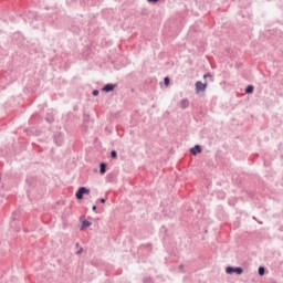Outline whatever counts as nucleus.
Wrapping results in <instances>:
<instances>
[{"label": "nucleus", "instance_id": "1", "mask_svg": "<svg viewBox=\"0 0 283 283\" xmlns=\"http://www.w3.org/2000/svg\"><path fill=\"white\" fill-rule=\"evenodd\" d=\"M207 82L202 83L201 81H197L195 84L196 94H200L201 92H207Z\"/></svg>", "mask_w": 283, "mask_h": 283}, {"label": "nucleus", "instance_id": "2", "mask_svg": "<svg viewBox=\"0 0 283 283\" xmlns=\"http://www.w3.org/2000/svg\"><path fill=\"white\" fill-rule=\"evenodd\" d=\"M243 272L244 270H242V268L228 266L226 269V273H228V275H232V273H237V275H242Z\"/></svg>", "mask_w": 283, "mask_h": 283}, {"label": "nucleus", "instance_id": "3", "mask_svg": "<svg viewBox=\"0 0 283 283\" xmlns=\"http://www.w3.org/2000/svg\"><path fill=\"white\" fill-rule=\"evenodd\" d=\"M90 193V189L85 188V187H81L77 192L75 193V197L77 198V200H83V196L88 195Z\"/></svg>", "mask_w": 283, "mask_h": 283}, {"label": "nucleus", "instance_id": "4", "mask_svg": "<svg viewBox=\"0 0 283 283\" xmlns=\"http://www.w3.org/2000/svg\"><path fill=\"white\" fill-rule=\"evenodd\" d=\"M102 90L103 92H114V90H116V84H106Z\"/></svg>", "mask_w": 283, "mask_h": 283}, {"label": "nucleus", "instance_id": "5", "mask_svg": "<svg viewBox=\"0 0 283 283\" xmlns=\"http://www.w3.org/2000/svg\"><path fill=\"white\" fill-rule=\"evenodd\" d=\"M202 151V148L200 147V145H196L193 148L190 149V154H192V156H196L197 154H200Z\"/></svg>", "mask_w": 283, "mask_h": 283}, {"label": "nucleus", "instance_id": "6", "mask_svg": "<svg viewBox=\"0 0 283 283\" xmlns=\"http://www.w3.org/2000/svg\"><path fill=\"white\" fill-rule=\"evenodd\" d=\"M180 107L182 109H187V107H189V99L185 98L180 102Z\"/></svg>", "mask_w": 283, "mask_h": 283}, {"label": "nucleus", "instance_id": "7", "mask_svg": "<svg viewBox=\"0 0 283 283\" xmlns=\"http://www.w3.org/2000/svg\"><path fill=\"white\" fill-rule=\"evenodd\" d=\"M106 167L107 165H105V163L99 165V174H102V176L107 171Z\"/></svg>", "mask_w": 283, "mask_h": 283}, {"label": "nucleus", "instance_id": "8", "mask_svg": "<svg viewBox=\"0 0 283 283\" xmlns=\"http://www.w3.org/2000/svg\"><path fill=\"white\" fill-rule=\"evenodd\" d=\"M88 227H92V222L83 220L81 229H87Z\"/></svg>", "mask_w": 283, "mask_h": 283}, {"label": "nucleus", "instance_id": "9", "mask_svg": "<svg viewBox=\"0 0 283 283\" xmlns=\"http://www.w3.org/2000/svg\"><path fill=\"white\" fill-rule=\"evenodd\" d=\"M245 93H247V94H253V85H249V86L245 88Z\"/></svg>", "mask_w": 283, "mask_h": 283}, {"label": "nucleus", "instance_id": "10", "mask_svg": "<svg viewBox=\"0 0 283 283\" xmlns=\"http://www.w3.org/2000/svg\"><path fill=\"white\" fill-rule=\"evenodd\" d=\"M264 273H265L264 266H260L259 268V275H264Z\"/></svg>", "mask_w": 283, "mask_h": 283}, {"label": "nucleus", "instance_id": "11", "mask_svg": "<svg viewBox=\"0 0 283 283\" xmlns=\"http://www.w3.org/2000/svg\"><path fill=\"white\" fill-rule=\"evenodd\" d=\"M203 78H205V81H207V78H212L211 73H208V74L203 75Z\"/></svg>", "mask_w": 283, "mask_h": 283}, {"label": "nucleus", "instance_id": "12", "mask_svg": "<svg viewBox=\"0 0 283 283\" xmlns=\"http://www.w3.org/2000/svg\"><path fill=\"white\" fill-rule=\"evenodd\" d=\"M111 156H112V158H116V157H117L116 150H112V151H111Z\"/></svg>", "mask_w": 283, "mask_h": 283}, {"label": "nucleus", "instance_id": "13", "mask_svg": "<svg viewBox=\"0 0 283 283\" xmlns=\"http://www.w3.org/2000/svg\"><path fill=\"white\" fill-rule=\"evenodd\" d=\"M144 283H151V277L144 279Z\"/></svg>", "mask_w": 283, "mask_h": 283}, {"label": "nucleus", "instance_id": "14", "mask_svg": "<svg viewBox=\"0 0 283 283\" xmlns=\"http://www.w3.org/2000/svg\"><path fill=\"white\" fill-rule=\"evenodd\" d=\"M164 83H165V85H169V77H165Z\"/></svg>", "mask_w": 283, "mask_h": 283}, {"label": "nucleus", "instance_id": "15", "mask_svg": "<svg viewBox=\"0 0 283 283\" xmlns=\"http://www.w3.org/2000/svg\"><path fill=\"white\" fill-rule=\"evenodd\" d=\"M160 0H147L148 3H158Z\"/></svg>", "mask_w": 283, "mask_h": 283}, {"label": "nucleus", "instance_id": "16", "mask_svg": "<svg viewBox=\"0 0 283 283\" xmlns=\"http://www.w3.org/2000/svg\"><path fill=\"white\" fill-rule=\"evenodd\" d=\"M93 96H98V90L93 91Z\"/></svg>", "mask_w": 283, "mask_h": 283}, {"label": "nucleus", "instance_id": "17", "mask_svg": "<svg viewBox=\"0 0 283 283\" xmlns=\"http://www.w3.org/2000/svg\"><path fill=\"white\" fill-rule=\"evenodd\" d=\"M81 253H83V250H78V251L76 252L77 255H81Z\"/></svg>", "mask_w": 283, "mask_h": 283}, {"label": "nucleus", "instance_id": "18", "mask_svg": "<svg viewBox=\"0 0 283 283\" xmlns=\"http://www.w3.org/2000/svg\"><path fill=\"white\" fill-rule=\"evenodd\" d=\"M101 202H102L103 205H105V199H101Z\"/></svg>", "mask_w": 283, "mask_h": 283}, {"label": "nucleus", "instance_id": "19", "mask_svg": "<svg viewBox=\"0 0 283 283\" xmlns=\"http://www.w3.org/2000/svg\"><path fill=\"white\" fill-rule=\"evenodd\" d=\"M92 210H93V211H96V206H93Z\"/></svg>", "mask_w": 283, "mask_h": 283}, {"label": "nucleus", "instance_id": "20", "mask_svg": "<svg viewBox=\"0 0 283 283\" xmlns=\"http://www.w3.org/2000/svg\"><path fill=\"white\" fill-rule=\"evenodd\" d=\"M179 269L182 270V265H179Z\"/></svg>", "mask_w": 283, "mask_h": 283}, {"label": "nucleus", "instance_id": "21", "mask_svg": "<svg viewBox=\"0 0 283 283\" xmlns=\"http://www.w3.org/2000/svg\"><path fill=\"white\" fill-rule=\"evenodd\" d=\"M76 247H81L78 243H76Z\"/></svg>", "mask_w": 283, "mask_h": 283}]
</instances>
